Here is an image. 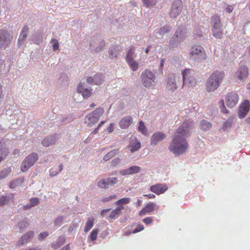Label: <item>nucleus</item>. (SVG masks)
Here are the masks:
<instances>
[{
	"instance_id": "f03ea898",
	"label": "nucleus",
	"mask_w": 250,
	"mask_h": 250,
	"mask_svg": "<svg viewBox=\"0 0 250 250\" xmlns=\"http://www.w3.org/2000/svg\"><path fill=\"white\" fill-rule=\"evenodd\" d=\"M224 77L223 71L214 72L208 78L206 86L207 91L212 92L216 90L219 86Z\"/></svg>"
},
{
	"instance_id": "69168bd1",
	"label": "nucleus",
	"mask_w": 250,
	"mask_h": 250,
	"mask_svg": "<svg viewBox=\"0 0 250 250\" xmlns=\"http://www.w3.org/2000/svg\"><path fill=\"white\" fill-rule=\"evenodd\" d=\"M2 101V85L0 84V104H1Z\"/></svg>"
},
{
	"instance_id": "864d4df0",
	"label": "nucleus",
	"mask_w": 250,
	"mask_h": 250,
	"mask_svg": "<svg viewBox=\"0 0 250 250\" xmlns=\"http://www.w3.org/2000/svg\"><path fill=\"white\" fill-rule=\"evenodd\" d=\"M116 198V195L115 194H114L113 195H110L107 197L104 198L102 200V201L104 202H108L112 199H114Z\"/></svg>"
},
{
	"instance_id": "7c9ffc66",
	"label": "nucleus",
	"mask_w": 250,
	"mask_h": 250,
	"mask_svg": "<svg viewBox=\"0 0 250 250\" xmlns=\"http://www.w3.org/2000/svg\"><path fill=\"white\" fill-rule=\"evenodd\" d=\"M98 229H94L91 232L90 235L88 237V240H90L91 241H94L97 239V235L99 233Z\"/></svg>"
},
{
	"instance_id": "1a4fd4ad",
	"label": "nucleus",
	"mask_w": 250,
	"mask_h": 250,
	"mask_svg": "<svg viewBox=\"0 0 250 250\" xmlns=\"http://www.w3.org/2000/svg\"><path fill=\"white\" fill-rule=\"evenodd\" d=\"M12 39V36L7 31L0 30V49H5Z\"/></svg>"
},
{
	"instance_id": "9b49d317",
	"label": "nucleus",
	"mask_w": 250,
	"mask_h": 250,
	"mask_svg": "<svg viewBox=\"0 0 250 250\" xmlns=\"http://www.w3.org/2000/svg\"><path fill=\"white\" fill-rule=\"evenodd\" d=\"M239 95L236 92L231 91L225 97L226 105L229 108L233 107L239 101Z\"/></svg>"
},
{
	"instance_id": "4d7b16f0",
	"label": "nucleus",
	"mask_w": 250,
	"mask_h": 250,
	"mask_svg": "<svg viewBox=\"0 0 250 250\" xmlns=\"http://www.w3.org/2000/svg\"><path fill=\"white\" fill-rule=\"evenodd\" d=\"M152 218L151 217H146L143 220V222L146 225H149L152 222Z\"/></svg>"
},
{
	"instance_id": "6e6d98bb",
	"label": "nucleus",
	"mask_w": 250,
	"mask_h": 250,
	"mask_svg": "<svg viewBox=\"0 0 250 250\" xmlns=\"http://www.w3.org/2000/svg\"><path fill=\"white\" fill-rule=\"evenodd\" d=\"M120 162V159L118 158H115L112 160L110 163V165L111 167H115L117 165H118Z\"/></svg>"
},
{
	"instance_id": "dca6fc26",
	"label": "nucleus",
	"mask_w": 250,
	"mask_h": 250,
	"mask_svg": "<svg viewBox=\"0 0 250 250\" xmlns=\"http://www.w3.org/2000/svg\"><path fill=\"white\" fill-rule=\"evenodd\" d=\"M141 167L138 166H132L128 168L123 169L120 171V174L122 175L125 176L136 174L140 172Z\"/></svg>"
},
{
	"instance_id": "58836bf2",
	"label": "nucleus",
	"mask_w": 250,
	"mask_h": 250,
	"mask_svg": "<svg viewBox=\"0 0 250 250\" xmlns=\"http://www.w3.org/2000/svg\"><path fill=\"white\" fill-rule=\"evenodd\" d=\"M131 199L130 198L126 197V198H121L118 201H117L115 202V204L117 205H120V204H127L129 203L130 202Z\"/></svg>"
},
{
	"instance_id": "c9c22d12",
	"label": "nucleus",
	"mask_w": 250,
	"mask_h": 250,
	"mask_svg": "<svg viewBox=\"0 0 250 250\" xmlns=\"http://www.w3.org/2000/svg\"><path fill=\"white\" fill-rule=\"evenodd\" d=\"M104 110L102 107L97 108L94 111L91 112L93 113L94 115H95L96 117H98V119H99V118L103 115L104 113Z\"/></svg>"
},
{
	"instance_id": "2eb2a0df",
	"label": "nucleus",
	"mask_w": 250,
	"mask_h": 250,
	"mask_svg": "<svg viewBox=\"0 0 250 250\" xmlns=\"http://www.w3.org/2000/svg\"><path fill=\"white\" fill-rule=\"evenodd\" d=\"M167 190V186L163 184H157L150 187V190L157 195L163 194Z\"/></svg>"
},
{
	"instance_id": "49530a36",
	"label": "nucleus",
	"mask_w": 250,
	"mask_h": 250,
	"mask_svg": "<svg viewBox=\"0 0 250 250\" xmlns=\"http://www.w3.org/2000/svg\"><path fill=\"white\" fill-rule=\"evenodd\" d=\"M62 165L60 164L59 165V169L58 171H54L53 169H51L50 172V176L51 177H54L57 175L58 173H59L60 172H61L62 169Z\"/></svg>"
},
{
	"instance_id": "c85d7f7f",
	"label": "nucleus",
	"mask_w": 250,
	"mask_h": 250,
	"mask_svg": "<svg viewBox=\"0 0 250 250\" xmlns=\"http://www.w3.org/2000/svg\"><path fill=\"white\" fill-rule=\"evenodd\" d=\"M118 149H114V150L110 151V152H108L107 154H106L104 156V157L103 158L104 160L105 161H108L111 158H112L114 156H115L117 154V153H118Z\"/></svg>"
},
{
	"instance_id": "37998d69",
	"label": "nucleus",
	"mask_w": 250,
	"mask_h": 250,
	"mask_svg": "<svg viewBox=\"0 0 250 250\" xmlns=\"http://www.w3.org/2000/svg\"><path fill=\"white\" fill-rule=\"evenodd\" d=\"M134 51L135 49L134 48H131L128 50L126 57V61L132 60Z\"/></svg>"
},
{
	"instance_id": "e433bc0d",
	"label": "nucleus",
	"mask_w": 250,
	"mask_h": 250,
	"mask_svg": "<svg viewBox=\"0 0 250 250\" xmlns=\"http://www.w3.org/2000/svg\"><path fill=\"white\" fill-rule=\"evenodd\" d=\"M233 122L234 118H229L224 123L223 125V128L225 129L230 128Z\"/></svg>"
},
{
	"instance_id": "39448f33",
	"label": "nucleus",
	"mask_w": 250,
	"mask_h": 250,
	"mask_svg": "<svg viewBox=\"0 0 250 250\" xmlns=\"http://www.w3.org/2000/svg\"><path fill=\"white\" fill-rule=\"evenodd\" d=\"M141 79L142 83L146 88L155 85V76L152 72L147 69L141 73Z\"/></svg>"
},
{
	"instance_id": "aec40b11",
	"label": "nucleus",
	"mask_w": 250,
	"mask_h": 250,
	"mask_svg": "<svg viewBox=\"0 0 250 250\" xmlns=\"http://www.w3.org/2000/svg\"><path fill=\"white\" fill-rule=\"evenodd\" d=\"M77 91L81 93L84 98H87L92 94V89L84 88L82 85V83L79 84L77 88Z\"/></svg>"
},
{
	"instance_id": "f8f14e48",
	"label": "nucleus",
	"mask_w": 250,
	"mask_h": 250,
	"mask_svg": "<svg viewBox=\"0 0 250 250\" xmlns=\"http://www.w3.org/2000/svg\"><path fill=\"white\" fill-rule=\"evenodd\" d=\"M250 109V102L248 100H245L239 106L237 115L240 119L244 118L248 114Z\"/></svg>"
},
{
	"instance_id": "0e129e2a",
	"label": "nucleus",
	"mask_w": 250,
	"mask_h": 250,
	"mask_svg": "<svg viewBox=\"0 0 250 250\" xmlns=\"http://www.w3.org/2000/svg\"><path fill=\"white\" fill-rule=\"evenodd\" d=\"M144 196L147 197L149 199H153L155 198V195L153 194H145Z\"/></svg>"
},
{
	"instance_id": "bb28decb",
	"label": "nucleus",
	"mask_w": 250,
	"mask_h": 250,
	"mask_svg": "<svg viewBox=\"0 0 250 250\" xmlns=\"http://www.w3.org/2000/svg\"><path fill=\"white\" fill-rule=\"evenodd\" d=\"M95 219L93 217H89L87 218L85 227L84 228V231L85 232L89 231L93 227Z\"/></svg>"
},
{
	"instance_id": "5fc2aeb1",
	"label": "nucleus",
	"mask_w": 250,
	"mask_h": 250,
	"mask_svg": "<svg viewBox=\"0 0 250 250\" xmlns=\"http://www.w3.org/2000/svg\"><path fill=\"white\" fill-rule=\"evenodd\" d=\"M99 47H96L95 51L96 52L100 51L105 45V42L104 41H101L99 42Z\"/></svg>"
},
{
	"instance_id": "4c0bfd02",
	"label": "nucleus",
	"mask_w": 250,
	"mask_h": 250,
	"mask_svg": "<svg viewBox=\"0 0 250 250\" xmlns=\"http://www.w3.org/2000/svg\"><path fill=\"white\" fill-rule=\"evenodd\" d=\"M141 143L137 142L136 143L132 144L130 147H131L130 150L131 152H134L138 150L141 147Z\"/></svg>"
},
{
	"instance_id": "9d476101",
	"label": "nucleus",
	"mask_w": 250,
	"mask_h": 250,
	"mask_svg": "<svg viewBox=\"0 0 250 250\" xmlns=\"http://www.w3.org/2000/svg\"><path fill=\"white\" fill-rule=\"evenodd\" d=\"M249 74L248 67L245 65H243L235 72L234 77L239 81L244 82L247 79Z\"/></svg>"
},
{
	"instance_id": "7ed1b4c3",
	"label": "nucleus",
	"mask_w": 250,
	"mask_h": 250,
	"mask_svg": "<svg viewBox=\"0 0 250 250\" xmlns=\"http://www.w3.org/2000/svg\"><path fill=\"white\" fill-rule=\"evenodd\" d=\"M210 24L213 36L216 39H222L224 36V33L222 29V23L221 19L218 15H213L211 17Z\"/></svg>"
},
{
	"instance_id": "f3484780",
	"label": "nucleus",
	"mask_w": 250,
	"mask_h": 250,
	"mask_svg": "<svg viewBox=\"0 0 250 250\" xmlns=\"http://www.w3.org/2000/svg\"><path fill=\"white\" fill-rule=\"evenodd\" d=\"M166 137L165 134L161 132H157L151 137L150 144L156 145L158 142L164 140Z\"/></svg>"
},
{
	"instance_id": "79ce46f5",
	"label": "nucleus",
	"mask_w": 250,
	"mask_h": 250,
	"mask_svg": "<svg viewBox=\"0 0 250 250\" xmlns=\"http://www.w3.org/2000/svg\"><path fill=\"white\" fill-rule=\"evenodd\" d=\"M169 27L168 26H163L162 27H161L159 31H158V33L160 35H164L167 33L169 31Z\"/></svg>"
},
{
	"instance_id": "09e8293b",
	"label": "nucleus",
	"mask_w": 250,
	"mask_h": 250,
	"mask_svg": "<svg viewBox=\"0 0 250 250\" xmlns=\"http://www.w3.org/2000/svg\"><path fill=\"white\" fill-rule=\"evenodd\" d=\"M51 42L52 43H53V50L55 51L58 50L59 49V43H58L57 40L55 39H52L51 40Z\"/></svg>"
},
{
	"instance_id": "cd10ccee",
	"label": "nucleus",
	"mask_w": 250,
	"mask_h": 250,
	"mask_svg": "<svg viewBox=\"0 0 250 250\" xmlns=\"http://www.w3.org/2000/svg\"><path fill=\"white\" fill-rule=\"evenodd\" d=\"M212 127V125L210 123L203 120L200 122V129L204 130H208Z\"/></svg>"
},
{
	"instance_id": "5701e85b",
	"label": "nucleus",
	"mask_w": 250,
	"mask_h": 250,
	"mask_svg": "<svg viewBox=\"0 0 250 250\" xmlns=\"http://www.w3.org/2000/svg\"><path fill=\"white\" fill-rule=\"evenodd\" d=\"M8 153V149L5 147L2 141L0 140V162L5 158Z\"/></svg>"
},
{
	"instance_id": "a878e982",
	"label": "nucleus",
	"mask_w": 250,
	"mask_h": 250,
	"mask_svg": "<svg viewBox=\"0 0 250 250\" xmlns=\"http://www.w3.org/2000/svg\"><path fill=\"white\" fill-rule=\"evenodd\" d=\"M28 29L27 26H24L22 27L18 40L19 43L23 42L26 39Z\"/></svg>"
},
{
	"instance_id": "ddd939ff",
	"label": "nucleus",
	"mask_w": 250,
	"mask_h": 250,
	"mask_svg": "<svg viewBox=\"0 0 250 250\" xmlns=\"http://www.w3.org/2000/svg\"><path fill=\"white\" fill-rule=\"evenodd\" d=\"M159 207L154 202L147 204L140 211L139 214L141 216H144L146 213H150L154 210H157Z\"/></svg>"
},
{
	"instance_id": "393cba45",
	"label": "nucleus",
	"mask_w": 250,
	"mask_h": 250,
	"mask_svg": "<svg viewBox=\"0 0 250 250\" xmlns=\"http://www.w3.org/2000/svg\"><path fill=\"white\" fill-rule=\"evenodd\" d=\"M98 120V117L94 115L93 113H90L85 118V123L88 125L91 126L96 123Z\"/></svg>"
},
{
	"instance_id": "de8ad7c7",
	"label": "nucleus",
	"mask_w": 250,
	"mask_h": 250,
	"mask_svg": "<svg viewBox=\"0 0 250 250\" xmlns=\"http://www.w3.org/2000/svg\"><path fill=\"white\" fill-rule=\"evenodd\" d=\"M119 214L120 213L117 211V210L116 209H115L111 212L110 215L108 216V218H107V219H114L117 216L119 215Z\"/></svg>"
},
{
	"instance_id": "e2e57ef3",
	"label": "nucleus",
	"mask_w": 250,
	"mask_h": 250,
	"mask_svg": "<svg viewBox=\"0 0 250 250\" xmlns=\"http://www.w3.org/2000/svg\"><path fill=\"white\" fill-rule=\"evenodd\" d=\"M62 221V217H58L55 221L56 225H58L59 223H61Z\"/></svg>"
},
{
	"instance_id": "f704fd0d",
	"label": "nucleus",
	"mask_w": 250,
	"mask_h": 250,
	"mask_svg": "<svg viewBox=\"0 0 250 250\" xmlns=\"http://www.w3.org/2000/svg\"><path fill=\"white\" fill-rule=\"evenodd\" d=\"M130 67L131 69L133 71H136L138 68V63L133 60H129L126 61Z\"/></svg>"
},
{
	"instance_id": "338daca9",
	"label": "nucleus",
	"mask_w": 250,
	"mask_h": 250,
	"mask_svg": "<svg viewBox=\"0 0 250 250\" xmlns=\"http://www.w3.org/2000/svg\"><path fill=\"white\" fill-rule=\"evenodd\" d=\"M125 208L122 205L119 206L118 207H117L116 209L117 210V211L120 213L121 210H123Z\"/></svg>"
},
{
	"instance_id": "20e7f679",
	"label": "nucleus",
	"mask_w": 250,
	"mask_h": 250,
	"mask_svg": "<svg viewBox=\"0 0 250 250\" xmlns=\"http://www.w3.org/2000/svg\"><path fill=\"white\" fill-rule=\"evenodd\" d=\"M190 57L197 62H202L207 59V54L204 48L201 46L195 45L189 50Z\"/></svg>"
},
{
	"instance_id": "a211bd4d",
	"label": "nucleus",
	"mask_w": 250,
	"mask_h": 250,
	"mask_svg": "<svg viewBox=\"0 0 250 250\" xmlns=\"http://www.w3.org/2000/svg\"><path fill=\"white\" fill-rule=\"evenodd\" d=\"M166 88L167 90L173 92L177 88L175 76L171 74L168 77Z\"/></svg>"
},
{
	"instance_id": "bf43d9fd",
	"label": "nucleus",
	"mask_w": 250,
	"mask_h": 250,
	"mask_svg": "<svg viewBox=\"0 0 250 250\" xmlns=\"http://www.w3.org/2000/svg\"><path fill=\"white\" fill-rule=\"evenodd\" d=\"M28 225H29L28 223L27 222H25V221L21 222L19 224V226L21 229L22 228H26L28 226Z\"/></svg>"
},
{
	"instance_id": "0eeeda50",
	"label": "nucleus",
	"mask_w": 250,
	"mask_h": 250,
	"mask_svg": "<svg viewBox=\"0 0 250 250\" xmlns=\"http://www.w3.org/2000/svg\"><path fill=\"white\" fill-rule=\"evenodd\" d=\"M183 83L188 86H194L197 83L194 71L189 68L182 72Z\"/></svg>"
},
{
	"instance_id": "4468645a",
	"label": "nucleus",
	"mask_w": 250,
	"mask_h": 250,
	"mask_svg": "<svg viewBox=\"0 0 250 250\" xmlns=\"http://www.w3.org/2000/svg\"><path fill=\"white\" fill-rule=\"evenodd\" d=\"M118 182L116 177L108 178L101 180L98 182V186L102 188H107L109 185L115 184Z\"/></svg>"
},
{
	"instance_id": "473e14b6",
	"label": "nucleus",
	"mask_w": 250,
	"mask_h": 250,
	"mask_svg": "<svg viewBox=\"0 0 250 250\" xmlns=\"http://www.w3.org/2000/svg\"><path fill=\"white\" fill-rule=\"evenodd\" d=\"M11 172V169L10 167H7L3 169L1 171H0V180L3 179L6 177Z\"/></svg>"
},
{
	"instance_id": "6ab92c4d",
	"label": "nucleus",
	"mask_w": 250,
	"mask_h": 250,
	"mask_svg": "<svg viewBox=\"0 0 250 250\" xmlns=\"http://www.w3.org/2000/svg\"><path fill=\"white\" fill-rule=\"evenodd\" d=\"M133 122L131 116H126L123 118L119 122V125L122 129H126L129 127Z\"/></svg>"
},
{
	"instance_id": "c03bdc74",
	"label": "nucleus",
	"mask_w": 250,
	"mask_h": 250,
	"mask_svg": "<svg viewBox=\"0 0 250 250\" xmlns=\"http://www.w3.org/2000/svg\"><path fill=\"white\" fill-rule=\"evenodd\" d=\"M39 200L38 198H34L30 199V203L32 207H34L39 204ZM31 207V206L28 207H25L26 209H28Z\"/></svg>"
},
{
	"instance_id": "2f4dec72",
	"label": "nucleus",
	"mask_w": 250,
	"mask_h": 250,
	"mask_svg": "<svg viewBox=\"0 0 250 250\" xmlns=\"http://www.w3.org/2000/svg\"><path fill=\"white\" fill-rule=\"evenodd\" d=\"M65 242V238L64 237H59L58 239L57 240V244H52V247L54 249H57L58 248L60 247Z\"/></svg>"
},
{
	"instance_id": "6e6552de",
	"label": "nucleus",
	"mask_w": 250,
	"mask_h": 250,
	"mask_svg": "<svg viewBox=\"0 0 250 250\" xmlns=\"http://www.w3.org/2000/svg\"><path fill=\"white\" fill-rule=\"evenodd\" d=\"M182 9V0H175L172 4L169 16L172 18H177L181 14Z\"/></svg>"
},
{
	"instance_id": "3c124183",
	"label": "nucleus",
	"mask_w": 250,
	"mask_h": 250,
	"mask_svg": "<svg viewBox=\"0 0 250 250\" xmlns=\"http://www.w3.org/2000/svg\"><path fill=\"white\" fill-rule=\"evenodd\" d=\"M7 197L5 196H2L0 197V206L4 205L8 202Z\"/></svg>"
},
{
	"instance_id": "ea45409f",
	"label": "nucleus",
	"mask_w": 250,
	"mask_h": 250,
	"mask_svg": "<svg viewBox=\"0 0 250 250\" xmlns=\"http://www.w3.org/2000/svg\"><path fill=\"white\" fill-rule=\"evenodd\" d=\"M95 82L94 83V84H95V85L101 84L104 80V77L101 74H98V75H95Z\"/></svg>"
},
{
	"instance_id": "4be33fe9",
	"label": "nucleus",
	"mask_w": 250,
	"mask_h": 250,
	"mask_svg": "<svg viewBox=\"0 0 250 250\" xmlns=\"http://www.w3.org/2000/svg\"><path fill=\"white\" fill-rule=\"evenodd\" d=\"M56 140H57V138H56V135H51L49 137H47V138L43 139L42 141V145L44 147H49V146H50L51 145H55L56 143Z\"/></svg>"
},
{
	"instance_id": "13d9d810",
	"label": "nucleus",
	"mask_w": 250,
	"mask_h": 250,
	"mask_svg": "<svg viewBox=\"0 0 250 250\" xmlns=\"http://www.w3.org/2000/svg\"><path fill=\"white\" fill-rule=\"evenodd\" d=\"M86 81L89 84H94V83L95 82V76L93 77H88L86 79Z\"/></svg>"
},
{
	"instance_id": "a19ab883",
	"label": "nucleus",
	"mask_w": 250,
	"mask_h": 250,
	"mask_svg": "<svg viewBox=\"0 0 250 250\" xmlns=\"http://www.w3.org/2000/svg\"><path fill=\"white\" fill-rule=\"evenodd\" d=\"M144 4L148 7L155 5L157 0H143Z\"/></svg>"
},
{
	"instance_id": "b1692460",
	"label": "nucleus",
	"mask_w": 250,
	"mask_h": 250,
	"mask_svg": "<svg viewBox=\"0 0 250 250\" xmlns=\"http://www.w3.org/2000/svg\"><path fill=\"white\" fill-rule=\"evenodd\" d=\"M34 232L33 231H29L24 234L19 241V245H22L24 243L29 242L33 237Z\"/></svg>"
},
{
	"instance_id": "412c9836",
	"label": "nucleus",
	"mask_w": 250,
	"mask_h": 250,
	"mask_svg": "<svg viewBox=\"0 0 250 250\" xmlns=\"http://www.w3.org/2000/svg\"><path fill=\"white\" fill-rule=\"evenodd\" d=\"M186 34V33L185 30H182L181 28H179L175 32L170 42H173V40L177 42H181L183 38L185 37Z\"/></svg>"
},
{
	"instance_id": "8fccbe9b",
	"label": "nucleus",
	"mask_w": 250,
	"mask_h": 250,
	"mask_svg": "<svg viewBox=\"0 0 250 250\" xmlns=\"http://www.w3.org/2000/svg\"><path fill=\"white\" fill-rule=\"evenodd\" d=\"M48 232L47 231H44L41 233L38 236V239L39 240H42L48 235Z\"/></svg>"
},
{
	"instance_id": "423d86ee",
	"label": "nucleus",
	"mask_w": 250,
	"mask_h": 250,
	"mask_svg": "<svg viewBox=\"0 0 250 250\" xmlns=\"http://www.w3.org/2000/svg\"><path fill=\"white\" fill-rule=\"evenodd\" d=\"M37 153L33 152L27 156L21 165V170L22 172L27 171L31 167L34 165L38 160Z\"/></svg>"
},
{
	"instance_id": "72a5a7b5",
	"label": "nucleus",
	"mask_w": 250,
	"mask_h": 250,
	"mask_svg": "<svg viewBox=\"0 0 250 250\" xmlns=\"http://www.w3.org/2000/svg\"><path fill=\"white\" fill-rule=\"evenodd\" d=\"M23 178L20 177L17 179L16 180L13 181L10 184V188H15L16 187L18 186L19 184L22 183L23 182Z\"/></svg>"
},
{
	"instance_id": "603ef678",
	"label": "nucleus",
	"mask_w": 250,
	"mask_h": 250,
	"mask_svg": "<svg viewBox=\"0 0 250 250\" xmlns=\"http://www.w3.org/2000/svg\"><path fill=\"white\" fill-rule=\"evenodd\" d=\"M144 229V228L143 225L139 224L138 225V226L137 227V228L132 231V233H135L138 232L143 230Z\"/></svg>"
},
{
	"instance_id": "a18cd8bd",
	"label": "nucleus",
	"mask_w": 250,
	"mask_h": 250,
	"mask_svg": "<svg viewBox=\"0 0 250 250\" xmlns=\"http://www.w3.org/2000/svg\"><path fill=\"white\" fill-rule=\"evenodd\" d=\"M219 105L222 112L225 114L228 113L229 110L226 108L223 100H221L219 101Z\"/></svg>"
},
{
	"instance_id": "c756f323",
	"label": "nucleus",
	"mask_w": 250,
	"mask_h": 250,
	"mask_svg": "<svg viewBox=\"0 0 250 250\" xmlns=\"http://www.w3.org/2000/svg\"><path fill=\"white\" fill-rule=\"evenodd\" d=\"M138 130L144 135H146L147 134L146 128L145 125L144 123L142 121H140L139 122Z\"/></svg>"
},
{
	"instance_id": "774afa93",
	"label": "nucleus",
	"mask_w": 250,
	"mask_h": 250,
	"mask_svg": "<svg viewBox=\"0 0 250 250\" xmlns=\"http://www.w3.org/2000/svg\"><path fill=\"white\" fill-rule=\"evenodd\" d=\"M110 210V209H106L103 210L101 211V215L104 216L105 215V213L108 212Z\"/></svg>"
},
{
	"instance_id": "680f3d73",
	"label": "nucleus",
	"mask_w": 250,
	"mask_h": 250,
	"mask_svg": "<svg viewBox=\"0 0 250 250\" xmlns=\"http://www.w3.org/2000/svg\"><path fill=\"white\" fill-rule=\"evenodd\" d=\"M225 11L229 13H231L233 10V7L232 5H228L227 7L225 9Z\"/></svg>"
},
{
	"instance_id": "f257e3e1",
	"label": "nucleus",
	"mask_w": 250,
	"mask_h": 250,
	"mask_svg": "<svg viewBox=\"0 0 250 250\" xmlns=\"http://www.w3.org/2000/svg\"><path fill=\"white\" fill-rule=\"evenodd\" d=\"M193 126L191 121H187L175 131L171 143L169 146V150L175 155L178 156L185 152L188 147L186 139L189 130Z\"/></svg>"
},
{
	"instance_id": "052dcab7",
	"label": "nucleus",
	"mask_w": 250,
	"mask_h": 250,
	"mask_svg": "<svg viewBox=\"0 0 250 250\" xmlns=\"http://www.w3.org/2000/svg\"><path fill=\"white\" fill-rule=\"evenodd\" d=\"M114 124L111 123L110 124L109 126L107 127V130L108 132L110 133L114 130Z\"/></svg>"
}]
</instances>
